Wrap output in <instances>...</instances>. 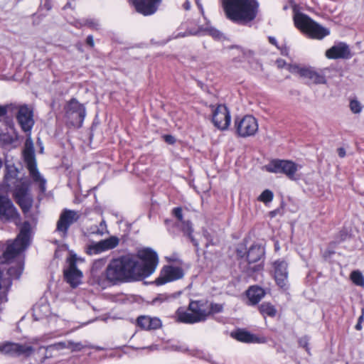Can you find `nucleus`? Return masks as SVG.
<instances>
[{
  "mask_svg": "<svg viewBox=\"0 0 364 364\" xmlns=\"http://www.w3.org/2000/svg\"><path fill=\"white\" fill-rule=\"evenodd\" d=\"M137 257L142 264L130 256L112 260L106 269L107 279L112 282L138 280L153 274L159 263L156 252L149 247L143 248L138 250Z\"/></svg>",
  "mask_w": 364,
  "mask_h": 364,
  "instance_id": "1",
  "label": "nucleus"
},
{
  "mask_svg": "<svg viewBox=\"0 0 364 364\" xmlns=\"http://www.w3.org/2000/svg\"><path fill=\"white\" fill-rule=\"evenodd\" d=\"M14 196L16 203L20 206L23 215L30 221H25L21 228L16 239L8 244L3 253L4 260L9 262L23 251L29 245L32 235V230L38 220V211L32 212L33 199L29 193V186L26 182H21L16 185L14 191Z\"/></svg>",
  "mask_w": 364,
  "mask_h": 364,
  "instance_id": "2",
  "label": "nucleus"
},
{
  "mask_svg": "<svg viewBox=\"0 0 364 364\" xmlns=\"http://www.w3.org/2000/svg\"><path fill=\"white\" fill-rule=\"evenodd\" d=\"M222 5L226 17L237 23L252 21L259 10L257 0H223Z\"/></svg>",
  "mask_w": 364,
  "mask_h": 364,
  "instance_id": "3",
  "label": "nucleus"
},
{
  "mask_svg": "<svg viewBox=\"0 0 364 364\" xmlns=\"http://www.w3.org/2000/svg\"><path fill=\"white\" fill-rule=\"evenodd\" d=\"M294 21L297 28L306 33L312 38L320 40L330 33L328 28L321 26L306 14H296L294 16Z\"/></svg>",
  "mask_w": 364,
  "mask_h": 364,
  "instance_id": "4",
  "label": "nucleus"
},
{
  "mask_svg": "<svg viewBox=\"0 0 364 364\" xmlns=\"http://www.w3.org/2000/svg\"><path fill=\"white\" fill-rule=\"evenodd\" d=\"M23 157L30 176L35 182L39 183L41 191H46V180L41 176L36 166V160L33 144L31 140L27 139L23 151Z\"/></svg>",
  "mask_w": 364,
  "mask_h": 364,
  "instance_id": "5",
  "label": "nucleus"
},
{
  "mask_svg": "<svg viewBox=\"0 0 364 364\" xmlns=\"http://www.w3.org/2000/svg\"><path fill=\"white\" fill-rule=\"evenodd\" d=\"M301 166L290 160L274 159L264 166L267 171L274 173H284L292 181L297 180L299 177L296 172Z\"/></svg>",
  "mask_w": 364,
  "mask_h": 364,
  "instance_id": "6",
  "label": "nucleus"
},
{
  "mask_svg": "<svg viewBox=\"0 0 364 364\" xmlns=\"http://www.w3.org/2000/svg\"><path fill=\"white\" fill-rule=\"evenodd\" d=\"M291 73H297L300 77L307 80V83L314 85L326 84L327 80L325 70L316 69L312 67L289 66Z\"/></svg>",
  "mask_w": 364,
  "mask_h": 364,
  "instance_id": "7",
  "label": "nucleus"
},
{
  "mask_svg": "<svg viewBox=\"0 0 364 364\" xmlns=\"http://www.w3.org/2000/svg\"><path fill=\"white\" fill-rule=\"evenodd\" d=\"M65 117L74 127H81L86 115L85 106L76 99H71L65 107Z\"/></svg>",
  "mask_w": 364,
  "mask_h": 364,
  "instance_id": "8",
  "label": "nucleus"
},
{
  "mask_svg": "<svg viewBox=\"0 0 364 364\" xmlns=\"http://www.w3.org/2000/svg\"><path fill=\"white\" fill-rule=\"evenodd\" d=\"M236 133L241 137L254 136L258 131L257 119L252 115H246L242 118L237 117L235 119Z\"/></svg>",
  "mask_w": 364,
  "mask_h": 364,
  "instance_id": "9",
  "label": "nucleus"
},
{
  "mask_svg": "<svg viewBox=\"0 0 364 364\" xmlns=\"http://www.w3.org/2000/svg\"><path fill=\"white\" fill-rule=\"evenodd\" d=\"M0 220L20 221V214L11 199L6 195L0 193Z\"/></svg>",
  "mask_w": 364,
  "mask_h": 364,
  "instance_id": "10",
  "label": "nucleus"
},
{
  "mask_svg": "<svg viewBox=\"0 0 364 364\" xmlns=\"http://www.w3.org/2000/svg\"><path fill=\"white\" fill-rule=\"evenodd\" d=\"M184 271L181 267L166 265L160 272L159 276L156 279L155 284L158 286L173 282L183 278Z\"/></svg>",
  "mask_w": 364,
  "mask_h": 364,
  "instance_id": "11",
  "label": "nucleus"
},
{
  "mask_svg": "<svg viewBox=\"0 0 364 364\" xmlns=\"http://www.w3.org/2000/svg\"><path fill=\"white\" fill-rule=\"evenodd\" d=\"M80 217L79 212L64 209L60 215L57 222L56 230L65 237L71 225L77 222Z\"/></svg>",
  "mask_w": 364,
  "mask_h": 364,
  "instance_id": "12",
  "label": "nucleus"
},
{
  "mask_svg": "<svg viewBox=\"0 0 364 364\" xmlns=\"http://www.w3.org/2000/svg\"><path fill=\"white\" fill-rule=\"evenodd\" d=\"M75 255H71L67 259L68 267L64 269V277L66 282L72 287H76L81 282L82 273L77 268Z\"/></svg>",
  "mask_w": 364,
  "mask_h": 364,
  "instance_id": "13",
  "label": "nucleus"
},
{
  "mask_svg": "<svg viewBox=\"0 0 364 364\" xmlns=\"http://www.w3.org/2000/svg\"><path fill=\"white\" fill-rule=\"evenodd\" d=\"M231 117L228 107L224 105H219L213 113V123L220 130H225L230 124Z\"/></svg>",
  "mask_w": 364,
  "mask_h": 364,
  "instance_id": "14",
  "label": "nucleus"
},
{
  "mask_svg": "<svg viewBox=\"0 0 364 364\" xmlns=\"http://www.w3.org/2000/svg\"><path fill=\"white\" fill-rule=\"evenodd\" d=\"M119 242V240L116 236H111L107 239L100 240L97 242H93L87 247V253L92 255H97L103 252L114 249Z\"/></svg>",
  "mask_w": 364,
  "mask_h": 364,
  "instance_id": "15",
  "label": "nucleus"
},
{
  "mask_svg": "<svg viewBox=\"0 0 364 364\" xmlns=\"http://www.w3.org/2000/svg\"><path fill=\"white\" fill-rule=\"evenodd\" d=\"M274 276L278 286L285 288L288 285V264L284 260L274 262Z\"/></svg>",
  "mask_w": 364,
  "mask_h": 364,
  "instance_id": "16",
  "label": "nucleus"
},
{
  "mask_svg": "<svg viewBox=\"0 0 364 364\" xmlns=\"http://www.w3.org/2000/svg\"><path fill=\"white\" fill-rule=\"evenodd\" d=\"M162 0H132L137 12L144 16L154 14Z\"/></svg>",
  "mask_w": 364,
  "mask_h": 364,
  "instance_id": "17",
  "label": "nucleus"
},
{
  "mask_svg": "<svg viewBox=\"0 0 364 364\" xmlns=\"http://www.w3.org/2000/svg\"><path fill=\"white\" fill-rule=\"evenodd\" d=\"M17 120L22 130L25 132H29L34 124L33 112L26 105L19 108Z\"/></svg>",
  "mask_w": 364,
  "mask_h": 364,
  "instance_id": "18",
  "label": "nucleus"
},
{
  "mask_svg": "<svg viewBox=\"0 0 364 364\" xmlns=\"http://www.w3.org/2000/svg\"><path fill=\"white\" fill-rule=\"evenodd\" d=\"M0 350L6 354L29 356L34 349L27 344L7 343L0 346Z\"/></svg>",
  "mask_w": 364,
  "mask_h": 364,
  "instance_id": "19",
  "label": "nucleus"
},
{
  "mask_svg": "<svg viewBox=\"0 0 364 364\" xmlns=\"http://www.w3.org/2000/svg\"><path fill=\"white\" fill-rule=\"evenodd\" d=\"M326 56L329 59H347L350 57V51L346 43L341 42L328 49Z\"/></svg>",
  "mask_w": 364,
  "mask_h": 364,
  "instance_id": "20",
  "label": "nucleus"
},
{
  "mask_svg": "<svg viewBox=\"0 0 364 364\" xmlns=\"http://www.w3.org/2000/svg\"><path fill=\"white\" fill-rule=\"evenodd\" d=\"M189 311L194 314L198 323L205 321L208 317L207 302L192 301L189 303Z\"/></svg>",
  "mask_w": 364,
  "mask_h": 364,
  "instance_id": "21",
  "label": "nucleus"
},
{
  "mask_svg": "<svg viewBox=\"0 0 364 364\" xmlns=\"http://www.w3.org/2000/svg\"><path fill=\"white\" fill-rule=\"evenodd\" d=\"M137 324L144 330H156L161 326L162 323L157 317L141 316L137 318Z\"/></svg>",
  "mask_w": 364,
  "mask_h": 364,
  "instance_id": "22",
  "label": "nucleus"
},
{
  "mask_svg": "<svg viewBox=\"0 0 364 364\" xmlns=\"http://www.w3.org/2000/svg\"><path fill=\"white\" fill-rule=\"evenodd\" d=\"M264 254V249L260 245H253L247 253V260L248 264L250 265L251 264L259 262Z\"/></svg>",
  "mask_w": 364,
  "mask_h": 364,
  "instance_id": "23",
  "label": "nucleus"
},
{
  "mask_svg": "<svg viewBox=\"0 0 364 364\" xmlns=\"http://www.w3.org/2000/svg\"><path fill=\"white\" fill-rule=\"evenodd\" d=\"M18 171L14 165H6L4 183L7 187L14 186L18 181L17 176Z\"/></svg>",
  "mask_w": 364,
  "mask_h": 364,
  "instance_id": "24",
  "label": "nucleus"
},
{
  "mask_svg": "<svg viewBox=\"0 0 364 364\" xmlns=\"http://www.w3.org/2000/svg\"><path fill=\"white\" fill-rule=\"evenodd\" d=\"M177 320L181 323H198L195 315L192 311H189V307L187 310L181 307L178 308L176 312Z\"/></svg>",
  "mask_w": 364,
  "mask_h": 364,
  "instance_id": "25",
  "label": "nucleus"
},
{
  "mask_svg": "<svg viewBox=\"0 0 364 364\" xmlns=\"http://www.w3.org/2000/svg\"><path fill=\"white\" fill-rule=\"evenodd\" d=\"M263 289L259 287H251L247 291V296L251 304H257L264 296Z\"/></svg>",
  "mask_w": 364,
  "mask_h": 364,
  "instance_id": "26",
  "label": "nucleus"
},
{
  "mask_svg": "<svg viewBox=\"0 0 364 364\" xmlns=\"http://www.w3.org/2000/svg\"><path fill=\"white\" fill-rule=\"evenodd\" d=\"M232 336L236 338L237 341L245 343H256L258 342L257 338L250 333L239 330L236 331L235 333L232 334Z\"/></svg>",
  "mask_w": 364,
  "mask_h": 364,
  "instance_id": "27",
  "label": "nucleus"
},
{
  "mask_svg": "<svg viewBox=\"0 0 364 364\" xmlns=\"http://www.w3.org/2000/svg\"><path fill=\"white\" fill-rule=\"evenodd\" d=\"M18 140V135L16 132L11 134L9 132H0V144L3 146L14 144Z\"/></svg>",
  "mask_w": 364,
  "mask_h": 364,
  "instance_id": "28",
  "label": "nucleus"
},
{
  "mask_svg": "<svg viewBox=\"0 0 364 364\" xmlns=\"http://www.w3.org/2000/svg\"><path fill=\"white\" fill-rule=\"evenodd\" d=\"M177 225L180 226L183 233L189 237L193 245L198 247V242L192 236L193 229L191 223L188 220H185L182 221V223H178Z\"/></svg>",
  "mask_w": 364,
  "mask_h": 364,
  "instance_id": "29",
  "label": "nucleus"
},
{
  "mask_svg": "<svg viewBox=\"0 0 364 364\" xmlns=\"http://www.w3.org/2000/svg\"><path fill=\"white\" fill-rule=\"evenodd\" d=\"M259 309L260 313L264 316H269L273 317L275 316L277 312L275 308L269 303L262 304L259 306Z\"/></svg>",
  "mask_w": 364,
  "mask_h": 364,
  "instance_id": "30",
  "label": "nucleus"
},
{
  "mask_svg": "<svg viewBox=\"0 0 364 364\" xmlns=\"http://www.w3.org/2000/svg\"><path fill=\"white\" fill-rule=\"evenodd\" d=\"M350 279L355 285L364 287V277L360 271H353L350 274Z\"/></svg>",
  "mask_w": 364,
  "mask_h": 364,
  "instance_id": "31",
  "label": "nucleus"
},
{
  "mask_svg": "<svg viewBox=\"0 0 364 364\" xmlns=\"http://www.w3.org/2000/svg\"><path fill=\"white\" fill-rule=\"evenodd\" d=\"M23 272V266L21 264H18L16 266H12L7 270L8 274L14 279H18L20 277Z\"/></svg>",
  "mask_w": 364,
  "mask_h": 364,
  "instance_id": "32",
  "label": "nucleus"
},
{
  "mask_svg": "<svg viewBox=\"0 0 364 364\" xmlns=\"http://www.w3.org/2000/svg\"><path fill=\"white\" fill-rule=\"evenodd\" d=\"M93 348V346L87 344H82L81 342L75 343L71 341H68V348L72 351H80L83 348Z\"/></svg>",
  "mask_w": 364,
  "mask_h": 364,
  "instance_id": "33",
  "label": "nucleus"
},
{
  "mask_svg": "<svg viewBox=\"0 0 364 364\" xmlns=\"http://www.w3.org/2000/svg\"><path fill=\"white\" fill-rule=\"evenodd\" d=\"M64 348H68V341L58 342L54 344L50 345L46 348L47 353H52L55 350H60Z\"/></svg>",
  "mask_w": 364,
  "mask_h": 364,
  "instance_id": "34",
  "label": "nucleus"
},
{
  "mask_svg": "<svg viewBox=\"0 0 364 364\" xmlns=\"http://www.w3.org/2000/svg\"><path fill=\"white\" fill-rule=\"evenodd\" d=\"M105 232H107V226L105 220H102L99 226H95L90 228V232L95 235H102Z\"/></svg>",
  "mask_w": 364,
  "mask_h": 364,
  "instance_id": "35",
  "label": "nucleus"
},
{
  "mask_svg": "<svg viewBox=\"0 0 364 364\" xmlns=\"http://www.w3.org/2000/svg\"><path fill=\"white\" fill-rule=\"evenodd\" d=\"M274 197L273 193L267 189L264 191L258 197V200L263 202L264 203H269L272 200Z\"/></svg>",
  "mask_w": 364,
  "mask_h": 364,
  "instance_id": "36",
  "label": "nucleus"
},
{
  "mask_svg": "<svg viewBox=\"0 0 364 364\" xmlns=\"http://www.w3.org/2000/svg\"><path fill=\"white\" fill-rule=\"evenodd\" d=\"M223 306L220 304L212 303L210 305L208 304V316L211 314L222 312Z\"/></svg>",
  "mask_w": 364,
  "mask_h": 364,
  "instance_id": "37",
  "label": "nucleus"
},
{
  "mask_svg": "<svg viewBox=\"0 0 364 364\" xmlns=\"http://www.w3.org/2000/svg\"><path fill=\"white\" fill-rule=\"evenodd\" d=\"M350 109L355 114L360 113L363 109V106L357 100H352L350 102Z\"/></svg>",
  "mask_w": 364,
  "mask_h": 364,
  "instance_id": "38",
  "label": "nucleus"
},
{
  "mask_svg": "<svg viewBox=\"0 0 364 364\" xmlns=\"http://www.w3.org/2000/svg\"><path fill=\"white\" fill-rule=\"evenodd\" d=\"M170 296L166 294H159L156 298H154L152 301V304L156 305L158 304H161L163 302L168 301L170 299Z\"/></svg>",
  "mask_w": 364,
  "mask_h": 364,
  "instance_id": "39",
  "label": "nucleus"
},
{
  "mask_svg": "<svg viewBox=\"0 0 364 364\" xmlns=\"http://www.w3.org/2000/svg\"><path fill=\"white\" fill-rule=\"evenodd\" d=\"M43 310H45V316H47L48 313L49 312L48 306L47 304L36 306L33 310L34 316H39V313Z\"/></svg>",
  "mask_w": 364,
  "mask_h": 364,
  "instance_id": "40",
  "label": "nucleus"
},
{
  "mask_svg": "<svg viewBox=\"0 0 364 364\" xmlns=\"http://www.w3.org/2000/svg\"><path fill=\"white\" fill-rule=\"evenodd\" d=\"M173 215L177 218L178 220V223H182V221H185L183 218V213L181 208H175L173 210Z\"/></svg>",
  "mask_w": 364,
  "mask_h": 364,
  "instance_id": "41",
  "label": "nucleus"
},
{
  "mask_svg": "<svg viewBox=\"0 0 364 364\" xmlns=\"http://www.w3.org/2000/svg\"><path fill=\"white\" fill-rule=\"evenodd\" d=\"M299 345L300 346L305 348L306 350H308V339L306 337L301 338L299 339Z\"/></svg>",
  "mask_w": 364,
  "mask_h": 364,
  "instance_id": "42",
  "label": "nucleus"
},
{
  "mask_svg": "<svg viewBox=\"0 0 364 364\" xmlns=\"http://www.w3.org/2000/svg\"><path fill=\"white\" fill-rule=\"evenodd\" d=\"M164 139L165 141L169 144H173L176 141L175 138L171 135H165L164 136Z\"/></svg>",
  "mask_w": 364,
  "mask_h": 364,
  "instance_id": "43",
  "label": "nucleus"
},
{
  "mask_svg": "<svg viewBox=\"0 0 364 364\" xmlns=\"http://www.w3.org/2000/svg\"><path fill=\"white\" fill-rule=\"evenodd\" d=\"M87 23L90 27L95 29H97L100 26L98 22L95 20H89Z\"/></svg>",
  "mask_w": 364,
  "mask_h": 364,
  "instance_id": "44",
  "label": "nucleus"
},
{
  "mask_svg": "<svg viewBox=\"0 0 364 364\" xmlns=\"http://www.w3.org/2000/svg\"><path fill=\"white\" fill-rule=\"evenodd\" d=\"M250 269L253 272L259 271L262 269V265L261 263H258L252 267H250Z\"/></svg>",
  "mask_w": 364,
  "mask_h": 364,
  "instance_id": "45",
  "label": "nucleus"
},
{
  "mask_svg": "<svg viewBox=\"0 0 364 364\" xmlns=\"http://www.w3.org/2000/svg\"><path fill=\"white\" fill-rule=\"evenodd\" d=\"M276 64L278 68H282L286 65V62L282 59H278L276 61Z\"/></svg>",
  "mask_w": 364,
  "mask_h": 364,
  "instance_id": "46",
  "label": "nucleus"
},
{
  "mask_svg": "<svg viewBox=\"0 0 364 364\" xmlns=\"http://www.w3.org/2000/svg\"><path fill=\"white\" fill-rule=\"evenodd\" d=\"M86 43L87 45H89L90 47L94 46V40L93 37L92 36H88L86 39Z\"/></svg>",
  "mask_w": 364,
  "mask_h": 364,
  "instance_id": "47",
  "label": "nucleus"
},
{
  "mask_svg": "<svg viewBox=\"0 0 364 364\" xmlns=\"http://www.w3.org/2000/svg\"><path fill=\"white\" fill-rule=\"evenodd\" d=\"M210 33V35L215 38H219L220 36V33L217 30H211Z\"/></svg>",
  "mask_w": 364,
  "mask_h": 364,
  "instance_id": "48",
  "label": "nucleus"
},
{
  "mask_svg": "<svg viewBox=\"0 0 364 364\" xmlns=\"http://www.w3.org/2000/svg\"><path fill=\"white\" fill-rule=\"evenodd\" d=\"M338 154L341 158L344 157L346 156V150L343 148H339L338 149Z\"/></svg>",
  "mask_w": 364,
  "mask_h": 364,
  "instance_id": "49",
  "label": "nucleus"
},
{
  "mask_svg": "<svg viewBox=\"0 0 364 364\" xmlns=\"http://www.w3.org/2000/svg\"><path fill=\"white\" fill-rule=\"evenodd\" d=\"M269 41L272 45H274V46H277V40L275 39V38L269 36Z\"/></svg>",
  "mask_w": 364,
  "mask_h": 364,
  "instance_id": "50",
  "label": "nucleus"
},
{
  "mask_svg": "<svg viewBox=\"0 0 364 364\" xmlns=\"http://www.w3.org/2000/svg\"><path fill=\"white\" fill-rule=\"evenodd\" d=\"M6 113V109L4 107L0 106V117L5 115Z\"/></svg>",
  "mask_w": 364,
  "mask_h": 364,
  "instance_id": "51",
  "label": "nucleus"
},
{
  "mask_svg": "<svg viewBox=\"0 0 364 364\" xmlns=\"http://www.w3.org/2000/svg\"><path fill=\"white\" fill-rule=\"evenodd\" d=\"M183 8L186 9V10H189L190 8H191V4H190V2L188 1H186L184 4H183Z\"/></svg>",
  "mask_w": 364,
  "mask_h": 364,
  "instance_id": "52",
  "label": "nucleus"
},
{
  "mask_svg": "<svg viewBox=\"0 0 364 364\" xmlns=\"http://www.w3.org/2000/svg\"><path fill=\"white\" fill-rule=\"evenodd\" d=\"M355 329L356 330H361L362 329V325H361V323L360 322H358L357 324L355 325Z\"/></svg>",
  "mask_w": 364,
  "mask_h": 364,
  "instance_id": "53",
  "label": "nucleus"
},
{
  "mask_svg": "<svg viewBox=\"0 0 364 364\" xmlns=\"http://www.w3.org/2000/svg\"><path fill=\"white\" fill-rule=\"evenodd\" d=\"M364 318V312H363L362 315L358 318V322L362 323Z\"/></svg>",
  "mask_w": 364,
  "mask_h": 364,
  "instance_id": "54",
  "label": "nucleus"
},
{
  "mask_svg": "<svg viewBox=\"0 0 364 364\" xmlns=\"http://www.w3.org/2000/svg\"><path fill=\"white\" fill-rule=\"evenodd\" d=\"M70 3H68L65 6V9L67 8V7H70Z\"/></svg>",
  "mask_w": 364,
  "mask_h": 364,
  "instance_id": "55",
  "label": "nucleus"
},
{
  "mask_svg": "<svg viewBox=\"0 0 364 364\" xmlns=\"http://www.w3.org/2000/svg\"><path fill=\"white\" fill-rule=\"evenodd\" d=\"M165 223L166 224L169 223V220H165Z\"/></svg>",
  "mask_w": 364,
  "mask_h": 364,
  "instance_id": "56",
  "label": "nucleus"
}]
</instances>
